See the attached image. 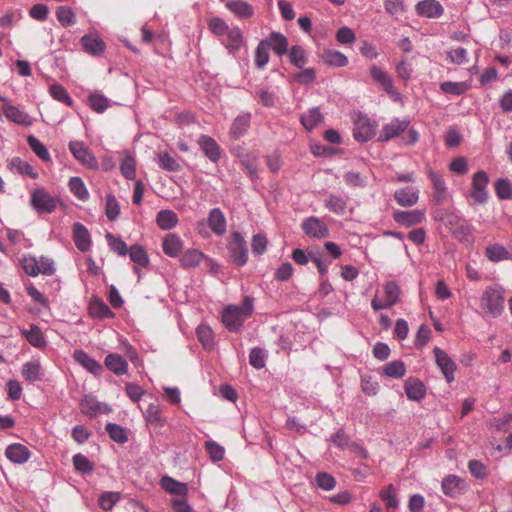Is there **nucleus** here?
<instances>
[{"instance_id": "f257e3e1", "label": "nucleus", "mask_w": 512, "mask_h": 512, "mask_svg": "<svg viewBox=\"0 0 512 512\" xmlns=\"http://www.w3.org/2000/svg\"><path fill=\"white\" fill-rule=\"evenodd\" d=\"M253 298L246 296L241 306L229 305L222 312V322L230 332H237L252 315Z\"/></svg>"}, {"instance_id": "f03ea898", "label": "nucleus", "mask_w": 512, "mask_h": 512, "mask_svg": "<svg viewBox=\"0 0 512 512\" xmlns=\"http://www.w3.org/2000/svg\"><path fill=\"white\" fill-rule=\"evenodd\" d=\"M481 307L493 318L498 317L504 308V296L500 288L487 287L481 296Z\"/></svg>"}, {"instance_id": "7ed1b4c3", "label": "nucleus", "mask_w": 512, "mask_h": 512, "mask_svg": "<svg viewBox=\"0 0 512 512\" xmlns=\"http://www.w3.org/2000/svg\"><path fill=\"white\" fill-rule=\"evenodd\" d=\"M399 296L400 288L398 284L394 281L387 282L383 286V296L376 293L371 301V306L374 311L388 309L398 302Z\"/></svg>"}, {"instance_id": "20e7f679", "label": "nucleus", "mask_w": 512, "mask_h": 512, "mask_svg": "<svg viewBox=\"0 0 512 512\" xmlns=\"http://www.w3.org/2000/svg\"><path fill=\"white\" fill-rule=\"evenodd\" d=\"M228 251L235 265L241 267L247 263L248 249L246 241L240 232L235 231L231 234Z\"/></svg>"}, {"instance_id": "39448f33", "label": "nucleus", "mask_w": 512, "mask_h": 512, "mask_svg": "<svg viewBox=\"0 0 512 512\" xmlns=\"http://www.w3.org/2000/svg\"><path fill=\"white\" fill-rule=\"evenodd\" d=\"M58 204V199L44 189H36L31 195V205L38 213H52Z\"/></svg>"}, {"instance_id": "423d86ee", "label": "nucleus", "mask_w": 512, "mask_h": 512, "mask_svg": "<svg viewBox=\"0 0 512 512\" xmlns=\"http://www.w3.org/2000/svg\"><path fill=\"white\" fill-rule=\"evenodd\" d=\"M69 150L83 166L93 170L98 169L99 165L96 157L82 141H70Z\"/></svg>"}, {"instance_id": "0eeeda50", "label": "nucleus", "mask_w": 512, "mask_h": 512, "mask_svg": "<svg viewBox=\"0 0 512 512\" xmlns=\"http://www.w3.org/2000/svg\"><path fill=\"white\" fill-rule=\"evenodd\" d=\"M376 134V125L366 116L359 114L354 120L353 136L358 142H367Z\"/></svg>"}, {"instance_id": "6e6552de", "label": "nucleus", "mask_w": 512, "mask_h": 512, "mask_svg": "<svg viewBox=\"0 0 512 512\" xmlns=\"http://www.w3.org/2000/svg\"><path fill=\"white\" fill-rule=\"evenodd\" d=\"M409 125V118H394L390 122L383 125L378 140L381 142H387L393 138H396L400 136L404 131H406Z\"/></svg>"}, {"instance_id": "1a4fd4ad", "label": "nucleus", "mask_w": 512, "mask_h": 512, "mask_svg": "<svg viewBox=\"0 0 512 512\" xmlns=\"http://www.w3.org/2000/svg\"><path fill=\"white\" fill-rule=\"evenodd\" d=\"M433 354L435 356L436 364L441 370L446 381L448 383L453 382L455 379V371L457 369L456 363L444 350L440 349L439 347H435L433 349Z\"/></svg>"}, {"instance_id": "9d476101", "label": "nucleus", "mask_w": 512, "mask_h": 512, "mask_svg": "<svg viewBox=\"0 0 512 512\" xmlns=\"http://www.w3.org/2000/svg\"><path fill=\"white\" fill-rule=\"evenodd\" d=\"M489 177L483 170L476 172L472 178V192L471 197L478 204H483L488 199L487 185Z\"/></svg>"}, {"instance_id": "9b49d317", "label": "nucleus", "mask_w": 512, "mask_h": 512, "mask_svg": "<svg viewBox=\"0 0 512 512\" xmlns=\"http://www.w3.org/2000/svg\"><path fill=\"white\" fill-rule=\"evenodd\" d=\"M301 227L304 233L312 238H326L329 236L327 225L318 217H308L302 221Z\"/></svg>"}, {"instance_id": "f8f14e48", "label": "nucleus", "mask_w": 512, "mask_h": 512, "mask_svg": "<svg viewBox=\"0 0 512 512\" xmlns=\"http://www.w3.org/2000/svg\"><path fill=\"white\" fill-rule=\"evenodd\" d=\"M370 75L375 82L381 85L386 93L391 96H399V93L394 89L392 77L384 69L373 65L370 68Z\"/></svg>"}, {"instance_id": "ddd939ff", "label": "nucleus", "mask_w": 512, "mask_h": 512, "mask_svg": "<svg viewBox=\"0 0 512 512\" xmlns=\"http://www.w3.org/2000/svg\"><path fill=\"white\" fill-rule=\"evenodd\" d=\"M2 111L8 120L16 124L30 126L33 123L32 118L26 112L8 103L7 100H4V104L2 105Z\"/></svg>"}, {"instance_id": "4468645a", "label": "nucleus", "mask_w": 512, "mask_h": 512, "mask_svg": "<svg viewBox=\"0 0 512 512\" xmlns=\"http://www.w3.org/2000/svg\"><path fill=\"white\" fill-rule=\"evenodd\" d=\"M425 218L421 210L402 211L397 210L393 213V219L404 227H411L421 223Z\"/></svg>"}, {"instance_id": "2eb2a0df", "label": "nucleus", "mask_w": 512, "mask_h": 512, "mask_svg": "<svg viewBox=\"0 0 512 512\" xmlns=\"http://www.w3.org/2000/svg\"><path fill=\"white\" fill-rule=\"evenodd\" d=\"M80 408L82 413L89 417H95L98 414H106L111 411V409L106 404L99 402L95 397L92 396H85L80 403Z\"/></svg>"}, {"instance_id": "dca6fc26", "label": "nucleus", "mask_w": 512, "mask_h": 512, "mask_svg": "<svg viewBox=\"0 0 512 512\" xmlns=\"http://www.w3.org/2000/svg\"><path fill=\"white\" fill-rule=\"evenodd\" d=\"M225 7L237 18L249 19L254 15V8L248 2L243 0H222Z\"/></svg>"}, {"instance_id": "f3484780", "label": "nucleus", "mask_w": 512, "mask_h": 512, "mask_svg": "<svg viewBox=\"0 0 512 512\" xmlns=\"http://www.w3.org/2000/svg\"><path fill=\"white\" fill-rule=\"evenodd\" d=\"M198 144L205 156L216 163L221 157V148L218 143L208 135H201Z\"/></svg>"}, {"instance_id": "a211bd4d", "label": "nucleus", "mask_w": 512, "mask_h": 512, "mask_svg": "<svg viewBox=\"0 0 512 512\" xmlns=\"http://www.w3.org/2000/svg\"><path fill=\"white\" fill-rule=\"evenodd\" d=\"M404 390L408 399L412 401H421L426 395L424 383L417 378H408L404 384Z\"/></svg>"}, {"instance_id": "6ab92c4d", "label": "nucleus", "mask_w": 512, "mask_h": 512, "mask_svg": "<svg viewBox=\"0 0 512 512\" xmlns=\"http://www.w3.org/2000/svg\"><path fill=\"white\" fill-rule=\"evenodd\" d=\"M73 239L76 247L80 251L86 252L90 249V233L88 229L80 222H77L73 225Z\"/></svg>"}, {"instance_id": "aec40b11", "label": "nucleus", "mask_w": 512, "mask_h": 512, "mask_svg": "<svg viewBox=\"0 0 512 512\" xmlns=\"http://www.w3.org/2000/svg\"><path fill=\"white\" fill-rule=\"evenodd\" d=\"M74 360L93 375H100L103 371L102 365L91 358L85 351L76 350L73 354Z\"/></svg>"}, {"instance_id": "412c9836", "label": "nucleus", "mask_w": 512, "mask_h": 512, "mask_svg": "<svg viewBox=\"0 0 512 512\" xmlns=\"http://www.w3.org/2000/svg\"><path fill=\"white\" fill-rule=\"evenodd\" d=\"M394 198L402 207H411L418 202L419 191L414 187H405L395 191Z\"/></svg>"}, {"instance_id": "4be33fe9", "label": "nucleus", "mask_w": 512, "mask_h": 512, "mask_svg": "<svg viewBox=\"0 0 512 512\" xmlns=\"http://www.w3.org/2000/svg\"><path fill=\"white\" fill-rule=\"evenodd\" d=\"M5 455L11 462L23 464L30 458V451L25 445L13 443L6 448Z\"/></svg>"}, {"instance_id": "5701e85b", "label": "nucleus", "mask_w": 512, "mask_h": 512, "mask_svg": "<svg viewBox=\"0 0 512 512\" xmlns=\"http://www.w3.org/2000/svg\"><path fill=\"white\" fill-rule=\"evenodd\" d=\"M416 11L427 18H438L443 14L442 5L436 0H424L417 4Z\"/></svg>"}, {"instance_id": "b1692460", "label": "nucleus", "mask_w": 512, "mask_h": 512, "mask_svg": "<svg viewBox=\"0 0 512 512\" xmlns=\"http://www.w3.org/2000/svg\"><path fill=\"white\" fill-rule=\"evenodd\" d=\"M261 41L266 42L267 48H271L278 56H283L288 51V40L282 33L272 32L267 39Z\"/></svg>"}, {"instance_id": "393cba45", "label": "nucleus", "mask_w": 512, "mask_h": 512, "mask_svg": "<svg viewBox=\"0 0 512 512\" xmlns=\"http://www.w3.org/2000/svg\"><path fill=\"white\" fill-rule=\"evenodd\" d=\"M430 180L433 186V199L436 204H443L447 199V188L444 179L435 172L429 173Z\"/></svg>"}, {"instance_id": "a878e982", "label": "nucleus", "mask_w": 512, "mask_h": 512, "mask_svg": "<svg viewBox=\"0 0 512 512\" xmlns=\"http://www.w3.org/2000/svg\"><path fill=\"white\" fill-rule=\"evenodd\" d=\"M208 226L216 235H223L226 232V219L219 208H213L209 212Z\"/></svg>"}, {"instance_id": "bb28decb", "label": "nucleus", "mask_w": 512, "mask_h": 512, "mask_svg": "<svg viewBox=\"0 0 512 512\" xmlns=\"http://www.w3.org/2000/svg\"><path fill=\"white\" fill-rule=\"evenodd\" d=\"M162 248L169 257H177L183 249V242L178 235L170 233L164 238Z\"/></svg>"}, {"instance_id": "cd10ccee", "label": "nucleus", "mask_w": 512, "mask_h": 512, "mask_svg": "<svg viewBox=\"0 0 512 512\" xmlns=\"http://www.w3.org/2000/svg\"><path fill=\"white\" fill-rule=\"evenodd\" d=\"M161 486L167 493L173 495L182 497L188 494L187 484L179 482L170 476H163L161 478Z\"/></svg>"}, {"instance_id": "c85d7f7f", "label": "nucleus", "mask_w": 512, "mask_h": 512, "mask_svg": "<svg viewBox=\"0 0 512 512\" xmlns=\"http://www.w3.org/2000/svg\"><path fill=\"white\" fill-rule=\"evenodd\" d=\"M81 43L84 50L94 56L100 55L105 50V43L95 35H84Z\"/></svg>"}, {"instance_id": "c756f323", "label": "nucleus", "mask_w": 512, "mask_h": 512, "mask_svg": "<svg viewBox=\"0 0 512 512\" xmlns=\"http://www.w3.org/2000/svg\"><path fill=\"white\" fill-rule=\"evenodd\" d=\"M21 333L33 347H36V348L46 347L47 343H46L44 334L42 333L41 329L37 325L32 324L30 326V329H22Z\"/></svg>"}, {"instance_id": "7c9ffc66", "label": "nucleus", "mask_w": 512, "mask_h": 512, "mask_svg": "<svg viewBox=\"0 0 512 512\" xmlns=\"http://www.w3.org/2000/svg\"><path fill=\"white\" fill-rule=\"evenodd\" d=\"M105 366L116 375H123L128 370L127 361L120 355L110 353L105 358Z\"/></svg>"}, {"instance_id": "2f4dec72", "label": "nucleus", "mask_w": 512, "mask_h": 512, "mask_svg": "<svg viewBox=\"0 0 512 512\" xmlns=\"http://www.w3.org/2000/svg\"><path fill=\"white\" fill-rule=\"evenodd\" d=\"M8 168L12 172L19 173L24 176H29L32 179L38 177V173L34 171L33 167L26 161H23L19 157H14L8 161Z\"/></svg>"}, {"instance_id": "473e14b6", "label": "nucleus", "mask_w": 512, "mask_h": 512, "mask_svg": "<svg viewBox=\"0 0 512 512\" xmlns=\"http://www.w3.org/2000/svg\"><path fill=\"white\" fill-rule=\"evenodd\" d=\"M250 121H251L250 113H243V114L238 115L234 119V121L231 125V129H230L231 136L234 139H238L241 136H243L250 125Z\"/></svg>"}, {"instance_id": "72a5a7b5", "label": "nucleus", "mask_w": 512, "mask_h": 512, "mask_svg": "<svg viewBox=\"0 0 512 512\" xmlns=\"http://www.w3.org/2000/svg\"><path fill=\"white\" fill-rule=\"evenodd\" d=\"M324 117L318 107H313L307 112L303 113L300 117L301 124L308 131L313 130L318 124L323 121Z\"/></svg>"}, {"instance_id": "f704fd0d", "label": "nucleus", "mask_w": 512, "mask_h": 512, "mask_svg": "<svg viewBox=\"0 0 512 512\" xmlns=\"http://www.w3.org/2000/svg\"><path fill=\"white\" fill-rule=\"evenodd\" d=\"M22 375L26 381L34 383L42 380L43 373L41 364L38 361H30L23 365Z\"/></svg>"}, {"instance_id": "c9c22d12", "label": "nucleus", "mask_w": 512, "mask_h": 512, "mask_svg": "<svg viewBox=\"0 0 512 512\" xmlns=\"http://www.w3.org/2000/svg\"><path fill=\"white\" fill-rule=\"evenodd\" d=\"M179 219L177 214L172 210H161L156 216L158 226L163 230H170L174 228Z\"/></svg>"}, {"instance_id": "e433bc0d", "label": "nucleus", "mask_w": 512, "mask_h": 512, "mask_svg": "<svg viewBox=\"0 0 512 512\" xmlns=\"http://www.w3.org/2000/svg\"><path fill=\"white\" fill-rule=\"evenodd\" d=\"M239 161L252 180L258 178L257 156L252 153L238 154Z\"/></svg>"}, {"instance_id": "4c0bfd02", "label": "nucleus", "mask_w": 512, "mask_h": 512, "mask_svg": "<svg viewBox=\"0 0 512 512\" xmlns=\"http://www.w3.org/2000/svg\"><path fill=\"white\" fill-rule=\"evenodd\" d=\"M462 483L461 478L455 475L447 476L442 481V491L447 496L455 497L461 492L460 485Z\"/></svg>"}, {"instance_id": "58836bf2", "label": "nucleus", "mask_w": 512, "mask_h": 512, "mask_svg": "<svg viewBox=\"0 0 512 512\" xmlns=\"http://www.w3.org/2000/svg\"><path fill=\"white\" fill-rule=\"evenodd\" d=\"M68 186L70 191L81 201H87L89 199V192L85 186L84 181L80 177H71L69 179Z\"/></svg>"}, {"instance_id": "ea45409f", "label": "nucleus", "mask_w": 512, "mask_h": 512, "mask_svg": "<svg viewBox=\"0 0 512 512\" xmlns=\"http://www.w3.org/2000/svg\"><path fill=\"white\" fill-rule=\"evenodd\" d=\"M324 63L334 67H344L348 64V58L341 52L326 50L322 55Z\"/></svg>"}, {"instance_id": "a19ab883", "label": "nucleus", "mask_w": 512, "mask_h": 512, "mask_svg": "<svg viewBox=\"0 0 512 512\" xmlns=\"http://www.w3.org/2000/svg\"><path fill=\"white\" fill-rule=\"evenodd\" d=\"M89 311L93 317H97L99 319L114 317V313L111 311L109 306L98 299L90 303Z\"/></svg>"}, {"instance_id": "79ce46f5", "label": "nucleus", "mask_w": 512, "mask_h": 512, "mask_svg": "<svg viewBox=\"0 0 512 512\" xmlns=\"http://www.w3.org/2000/svg\"><path fill=\"white\" fill-rule=\"evenodd\" d=\"M27 142L31 150L44 162H50L51 156L45 145L35 136L27 137Z\"/></svg>"}, {"instance_id": "37998d69", "label": "nucleus", "mask_w": 512, "mask_h": 512, "mask_svg": "<svg viewBox=\"0 0 512 512\" xmlns=\"http://www.w3.org/2000/svg\"><path fill=\"white\" fill-rule=\"evenodd\" d=\"M145 420L148 424L155 427H162L165 420L161 417V411L158 405L151 403L144 412Z\"/></svg>"}, {"instance_id": "c03bdc74", "label": "nucleus", "mask_w": 512, "mask_h": 512, "mask_svg": "<svg viewBox=\"0 0 512 512\" xmlns=\"http://www.w3.org/2000/svg\"><path fill=\"white\" fill-rule=\"evenodd\" d=\"M325 207L337 214L342 215L346 210V201L338 195L330 194L324 201Z\"/></svg>"}, {"instance_id": "a18cd8bd", "label": "nucleus", "mask_w": 512, "mask_h": 512, "mask_svg": "<svg viewBox=\"0 0 512 512\" xmlns=\"http://www.w3.org/2000/svg\"><path fill=\"white\" fill-rule=\"evenodd\" d=\"M131 261L138 266L146 267L149 264V257L144 248L140 245H133L129 248L128 253Z\"/></svg>"}, {"instance_id": "49530a36", "label": "nucleus", "mask_w": 512, "mask_h": 512, "mask_svg": "<svg viewBox=\"0 0 512 512\" xmlns=\"http://www.w3.org/2000/svg\"><path fill=\"white\" fill-rule=\"evenodd\" d=\"M204 257L205 255L200 250L189 249L182 255L180 261L184 267L190 268L199 265Z\"/></svg>"}, {"instance_id": "de8ad7c7", "label": "nucleus", "mask_w": 512, "mask_h": 512, "mask_svg": "<svg viewBox=\"0 0 512 512\" xmlns=\"http://www.w3.org/2000/svg\"><path fill=\"white\" fill-rule=\"evenodd\" d=\"M289 58L290 62L298 69H302L308 61L305 50L299 45L290 48Z\"/></svg>"}, {"instance_id": "09e8293b", "label": "nucleus", "mask_w": 512, "mask_h": 512, "mask_svg": "<svg viewBox=\"0 0 512 512\" xmlns=\"http://www.w3.org/2000/svg\"><path fill=\"white\" fill-rule=\"evenodd\" d=\"M383 373L388 377L401 378L406 373V367L400 360L392 361L383 367Z\"/></svg>"}, {"instance_id": "8fccbe9b", "label": "nucleus", "mask_w": 512, "mask_h": 512, "mask_svg": "<svg viewBox=\"0 0 512 512\" xmlns=\"http://www.w3.org/2000/svg\"><path fill=\"white\" fill-rule=\"evenodd\" d=\"M440 89L444 93L459 96L469 89V85L466 82L446 81L440 84Z\"/></svg>"}, {"instance_id": "3c124183", "label": "nucleus", "mask_w": 512, "mask_h": 512, "mask_svg": "<svg viewBox=\"0 0 512 512\" xmlns=\"http://www.w3.org/2000/svg\"><path fill=\"white\" fill-rule=\"evenodd\" d=\"M380 497L385 502L387 510L397 509L399 501L396 495V490L392 484L388 485L381 493Z\"/></svg>"}, {"instance_id": "603ef678", "label": "nucleus", "mask_w": 512, "mask_h": 512, "mask_svg": "<svg viewBox=\"0 0 512 512\" xmlns=\"http://www.w3.org/2000/svg\"><path fill=\"white\" fill-rule=\"evenodd\" d=\"M486 256L492 262H499L508 259L509 252L505 247L499 244H494L486 248Z\"/></svg>"}, {"instance_id": "864d4df0", "label": "nucleus", "mask_w": 512, "mask_h": 512, "mask_svg": "<svg viewBox=\"0 0 512 512\" xmlns=\"http://www.w3.org/2000/svg\"><path fill=\"white\" fill-rule=\"evenodd\" d=\"M267 352L259 347L251 349L249 363L255 369H262L266 365Z\"/></svg>"}, {"instance_id": "5fc2aeb1", "label": "nucleus", "mask_w": 512, "mask_h": 512, "mask_svg": "<svg viewBox=\"0 0 512 512\" xmlns=\"http://www.w3.org/2000/svg\"><path fill=\"white\" fill-rule=\"evenodd\" d=\"M196 333L204 348L209 349L213 347L214 334L212 329L208 325H199L196 329Z\"/></svg>"}, {"instance_id": "6e6d98bb", "label": "nucleus", "mask_w": 512, "mask_h": 512, "mask_svg": "<svg viewBox=\"0 0 512 512\" xmlns=\"http://www.w3.org/2000/svg\"><path fill=\"white\" fill-rule=\"evenodd\" d=\"M158 165L163 170L169 172H177L181 169V166L176 159L170 156L167 152H161L158 154Z\"/></svg>"}, {"instance_id": "4d7b16f0", "label": "nucleus", "mask_w": 512, "mask_h": 512, "mask_svg": "<svg viewBox=\"0 0 512 512\" xmlns=\"http://www.w3.org/2000/svg\"><path fill=\"white\" fill-rule=\"evenodd\" d=\"M225 35H227L228 37L226 48L229 51H236L241 47L243 42V36L241 30L238 27L229 29Z\"/></svg>"}, {"instance_id": "13d9d810", "label": "nucleus", "mask_w": 512, "mask_h": 512, "mask_svg": "<svg viewBox=\"0 0 512 512\" xmlns=\"http://www.w3.org/2000/svg\"><path fill=\"white\" fill-rule=\"evenodd\" d=\"M57 19L64 27L74 25L76 22L75 13L68 6H60L56 12Z\"/></svg>"}, {"instance_id": "bf43d9fd", "label": "nucleus", "mask_w": 512, "mask_h": 512, "mask_svg": "<svg viewBox=\"0 0 512 512\" xmlns=\"http://www.w3.org/2000/svg\"><path fill=\"white\" fill-rule=\"evenodd\" d=\"M120 499L119 492H104L100 495L98 504L104 511H109Z\"/></svg>"}, {"instance_id": "052dcab7", "label": "nucleus", "mask_w": 512, "mask_h": 512, "mask_svg": "<svg viewBox=\"0 0 512 512\" xmlns=\"http://www.w3.org/2000/svg\"><path fill=\"white\" fill-rule=\"evenodd\" d=\"M269 58L267 43L260 41L255 51V66L258 69L264 68L269 62Z\"/></svg>"}, {"instance_id": "680f3d73", "label": "nucleus", "mask_w": 512, "mask_h": 512, "mask_svg": "<svg viewBox=\"0 0 512 512\" xmlns=\"http://www.w3.org/2000/svg\"><path fill=\"white\" fill-rule=\"evenodd\" d=\"M50 94L51 96L62 103H65L68 106H71L73 101L67 90L60 84H53L50 86Z\"/></svg>"}, {"instance_id": "e2e57ef3", "label": "nucleus", "mask_w": 512, "mask_h": 512, "mask_svg": "<svg viewBox=\"0 0 512 512\" xmlns=\"http://www.w3.org/2000/svg\"><path fill=\"white\" fill-rule=\"evenodd\" d=\"M105 213L110 221L116 220L119 216L120 206L116 197L112 194H108L106 197Z\"/></svg>"}, {"instance_id": "0e129e2a", "label": "nucleus", "mask_w": 512, "mask_h": 512, "mask_svg": "<svg viewBox=\"0 0 512 512\" xmlns=\"http://www.w3.org/2000/svg\"><path fill=\"white\" fill-rule=\"evenodd\" d=\"M205 449H206L211 461L218 462V461L223 460L225 450L221 445H219L215 441H212V440L206 441Z\"/></svg>"}, {"instance_id": "69168bd1", "label": "nucleus", "mask_w": 512, "mask_h": 512, "mask_svg": "<svg viewBox=\"0 0 512 512\" xmlns=\"http://www.w3.org/2000/svg\"><path fill=\"white\" fill-rule=\"evenodd\" d=\"M72 461L75 469L81 473H91L94 469L93 463L83 454H75Z\"/></svg>"}, {"instance_id": "338daca9", "label": "nucleus", "mask_w": 512, "mask_h": 512, "mask_svg": "<svg viewBox=\"0 0 512 512\" xmlns=\"http://www.w3.org/2000/svg\"><path fill=\"white\" fill-rule=\"evenodd\" d=\"M120 170L126 179H134L136 176L135 159L131 155H126L122 159Z\"/></svg>"}, {"instance_id": "774afa93", "label": "nucleus", "mask_w": 512, "mask_h": 512, "mask_svg": "<svg viewBox=\"0 0 512 512\" xmlns=\"http://www.w3.org/2000/svg\"><path fill=\"white\" fill-rule=\"evenodd\" d=\"M495 191L500 199H511L512 198V185L508 179H498L495 183Z\"/></svg>"}]
</instances>
